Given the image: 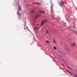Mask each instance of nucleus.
<instances>
[{"label":"nucleus","mask_w":77,"mask_h":77,"mask_svg":"<svg viewBox=\"0 0 77 77\" xmlns=\"http://www.w3.org/2000/svg\"><path fill=\"white\" fill-rule=\"evenodd\" d=\"M47 20H43L41 22V26H43V24H44V23L47 22Z\"/></svg>","instance_id":"obj_1"},{"label":"nucleus","mask_w":77,"mask_h":77,"mask_svg":"<svg viewBox=\"0 0 77 77\" xmlns=\"http://www.w3.org/2000/svg\"><path fill=\"white\" fill-rule=\"evenodd\" d=\"M69 29L70 30H71V31H73V32H74V28L73 26L69 27Z\"/></svg>","instance_id":"obj_2"},{"label":"nucleus","mask_w":77,"mask_h":77,"mask_svg":"<svg viewBox=\"0 0 77 77\" xmlns=\"http://www.w3.org/2000/svg\"><path fill=\"white\" fill-rule=\"evenodd\" d=\"M60 54H63H63H65V51H64L60 52Z\"/></svg>","instance_id":"obj_3"},{"label":"nucleus","mask_w":77,"mask_h":77,"mask_svg":"<svg viewBox=\"0 0 77 77\" xmlns=\"http://www.w3.org/2000/svg\"><path fill=\"white\" fill-rule=\"evenodd\" d=\"M63 2L62 1H61L60 2V3L59 4V5H60V6H61L63 4Z\"/></svg>","instance_id":"obj_4"},{"label":"nucleus","mask_w":77,"mask_h":77,"mask_svg":"<svg viewBox=\"0 0 77 77\" xmlns=\"http://www.w3.org/2000/svg\"><path fill=\"white\" fill-rule=\"evenodd\" d=\"M51 8H53V3H52V2H51Z\"/></svg>","instance_id":"obj_5"},{"label":"nucleus","mask_w":77,"mask_h":77,"mask_svg":"<svg viewBox=\"0 0 77 77\" xmlns=\"http://www.w3.org/2000/svg\"><path fill=\"white\" fill-rule=\"evenodd\" d=\"M45 33L46 34H49V31L48 30H46L45 32Z\"/></svg>","instance_id":"obj_6"},{"label":"nucleus","mask_w":77,"mask_h":77,"mask_svg":"<svg viewBox=\"0 0 77 77\" xmlns=\"http://www.w3.org/2000/svg\"><path fill=\"white\" fill-rule=\"evenodd\" d=\"M53 42L54 44H56V42L55 39H54L53 40Z\"/></svg>","instance_id":"obj_7"},{"label":"nucleus","mask_w":77,"mask_h":77,"mask_svg":"<svg viewBox=\"0 0 77 77\" xmlns=\"http://www.w3.org/2000/svg\"><path fill=\"white\" fill-rule=\"evenodd\" d=\"M75 44L74 43H73L72 45V46H73V47L75 46Z\"/></svg>","instance_id":"obj_8"},{"label":"nucleus","mask_w":77,"mask_h":77,"mask_svg":"<svg viewBox=\"0 0 77 77\" xmlns=\"http://www.w3.org/2000/svg\"><path fill=\"white\" fill-rule=\"evenodd\" d=\"M67 72H68V73L70 74H72V73H71V72H70L69 71H67Z\"/></svg>","instance_id":"obj_9"},{"label":"nucleus","mask_w":77,"mask_h":77,"mask_svg":"<svg viewBox=\"0 0 77 77\" xmlns=\"http://www.w3.org/2000/svg\"><path fill=\"white\" fill-rule=\"evenodd\" d=\"M33 4H37V5H40V4H39V3H33Z\"/></svg>","instance_id":"obj_10"},{"label":"nucleus","mask_w":77,"mask_h":77,"mask_svg":"<svg viewBox=\"0 0 77 77\" xmlns=\"http://www.w3.org/2000/svg\"><path fill=\"white\" fill-rule=\"evenodd\" d=\"M39 12H40L41 13H42V12H44V11H39Z\"/></svg>","instance_id":"obj_11"},{"label":"nucleus","mask_w":77,"mask_h":77,"mask_svg":"<svg viewBox=\"0 0 77 77\" xmlns=\"http://www.w3.org/2000/svg\"><path fill=\"white\" fill-rule=\"evenodd\" d=\"M46 42H47V43H50V42H49V41H46Z\"/></svg>","instance_id":"obj_12"},{"label":"nucleus","mask_w":77,"mask_h":77,"mask_svg":"<svg viewBox=\"0 0 77 77\" xmlns=\"http://www.w3.org/2000/svg\"><path fill=\"white\" fill-rule=\"evenodd\" d=\"M19 9L18 11H21V9L20 8V7L19 6Z\"/></svg>","instance_id":"obj_13"},{"label":"nucleus","mask_w":77,"mask_h":77,"mask_svg":"<svg viewBox=\"0 0 77 77\" xmlns=\"http://www.w3.org/2000/svg\"><path fill=\"white\" fill-rule=\"evenodd\" d=\"M51 17L53 18L54 19H55V18H54V17H53V16L52 14H51Z\"/></svg>","instance_id":"obj_14"},{"label":"nucleus","mask_w":77,"mask_h":77,"mask_svg":"<svg viewBox=\"0 0 77 77\" xmlns=\"http://www.w3.org/2000/svg\"><path fill=\"white\" fill-rule=\"evenodd\" d=\"M35 11H34L32 10L31 11V13H34Z\"/></svg>","instance_id":"obj_15"},{"label":"nucleus","mask_w":77,"mask_h":77,"mask_svg":"<svg viewBox=\"0 0 77 77\" xmlns=\"http://www.w3.org/2000/svg\"><path fill=\"white\" fill-rule=\"evenodd\" d=\"M38 17V15H37L35 17V18H37Z\"/></svg>","instance_id":"obj_16"},{"label":"nucleus","mask_w":77,"mask_h":77,"mask_svg":"<svg viewBox=\"0 0 77 77\" xmlns=\"http://www.w3.org/2000/svg\"><path fill=\"white\" fill-rule=\"evenodd\" d=\"M51 8V11H53V8Z\"/></svg>","instance_id":"obj_17"},{"label":"nucleus","mask_w":77,"mask_h":77,"mask_svg":"<svg viewBox=\"0 0 77 77\" xmlns=\"http://www.w3.org/2000/svg\"><path fill=\"white\" fill-rule=\"evenodd\" d=\"M70 69H71V67H69V66H67Z\"/></svg>","instance_id":"obj_18"},{"label":"nucleus","mask_w":77,"mask_h":77,"mask_svg":"<svg viewBox=\"0 0 77 77\" xmlns=\"http://www.w3.org/2000/svg\"><path fill=\"white\" fill-rule=\"evenodd\" d=\"M75 77H77V75H74Z\"/></svg>","instance_id":"obj_19"},{"label":"nucleus","mask_w":77,"mask_h":77,"mask_svg":"<svg viewBox=\"0 0 77 77\" xmlns=\"http://www.w3.org/2000/svg\"><path fill=\"white\" fill-rule=\"evenodd\" d=\"M54 50H56V47H54Z\"/></svg>","instance_id":"obj_20"},{"label":"nucleus","mask_w":77,"mask_h":77,"mask_svg":"<svg viewBox=\"0 0 77 77\" xmlns=\"http://www.w3.org/2000/svg\"><path fill=\"white\" fill-rule=\"evenodd\" d=\"M36 29H38V28L37 27H36Z\"/></svg>","instance_id":"obj_21"},{"label":"nucleus","mask_w":77,"mask_h":77,"mask_svg":"<svg viewBox=\"0 0 77 77\" xmlns=\"http://www.w3.org/2000/svg\"><path fill=\"white\" fill-rule=\"evenodd\" d=\"M66 50H68V48H66Z\"/></svg>","instance_id":"obj_22"},{"label":"nucleus","mask_w":77,"mask_h":77,"mask_svg":"<svg viewBox=\"0 0 77 77\" xmlns=\"http://www.w3.org/2000/svg\"><path fill=\"white\" fill-rule=\"evenodd\" d=\"M17 14H19V12H18Z\"/></svg>","instance_id":"obj_23"},{"label":"nucleus","mask_w":77,"mask_h":77,"mask_svg":"<svg viewBox=\"0 0 77 77\" xmlns=\"http://www.w3.org/2000/svg\"><path fill=\"white\" fill-rule=\"evenodd\" d=\"M37 25H39V24H37Z\"/></svg>","instance_id":"obj_24"}]
</instances>
